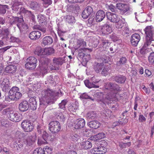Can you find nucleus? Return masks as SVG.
<instances>
[{"instance_id":"f257e3e1","label":"nucleus","mask_w":154,"mask_h":154,"mask_svg":"<svg viewBox=\"0 0 154 154\" xmlns=\"http://www.w3.org/2000/svg\"><path fill=\"white\" fill-rule=\"evenodd\" d=\"M105 88L110 90V92H108L105 97V99L110 100L116 97V94L118 92L121 91V88L117 84L112 82L107 83L105 85Z\"/></svg>"},{"instance_id":"f03ea898","label":"nucleus","mask_w":154,"mask_h":154,"mask_svg":"<svg viewBox=\"0 0 154 154\" xmlns=\"http://www.w3.org/2000/svg\"><path fill=\"white\" fill-rule=\"evenodd\" d=\"M19 88L17 87H13L9 91L8 96H6L5 100L9 102L11 101H17L21 98L22 96L21 93L19 91Z\"/></svg>"},{"instance_id":"7ed1b4c3","label":"nucleus","mask_w":154,"mask_h":154,"mask_svg":"<svg viewBox=\"0 0 154 154\" xmlns=\"http://www.w3.org/2000/svg\"><path fill=\"white\" fill-rule=\"evenodd\" d=\"M58 94V92H54L49 89L44 90L42 92V99L44 102L49 103L56 99Z\"/></svg>"},{"instance_id":"20e7f679","label":"nucleus","mask_w":154,"mask_h":154,"mask_svg":"<svg viewBox=\"0 0 154 154\" xmlns=\"http://www.w3.org/2000/svg\"><path fill=\"white\" fill-rule=\"evenodd\" d=\"M144 31L146 37L144 42V46L146 47L150 45L152 41H154V30L152 26H147Z\"/></svg>"},{"instance_id":"39448f33","label":"nucleus","mask_w":154,"mask_h":154,"mask_svg":"<svg viewBox=\"0 0 154 154\" xmlns=\"http://www.w3.org/2000/svg\"><path fill=\"white\" fill-rule=\"evenodd\" d=\"M108 8L112 12L115 13H117L118 11V9L123 11V13H125L129 9V7L128 5L121 3L117 4L116 7L112 5H111L109 6Z\"/></svg>"},{"instance_id":"423d86ee","label":"nucleus","mask_w":154,"mask_h":154,"mask_svg":"<svg viewBox=\"0 0 154 154\" xmlns=\"http://www.w3.org/2000/svg\"><path fill=\"white\" fill-rule=\"evenodd\" d=\"M48 127L49 130L53 133H57L61 129L60 123L56 121L50 122L48 125Z\"/></svg>"},{"instance_id":"0eeeda50","label":"nucleus","mask_w":154,"mask_h":154,"mask_svg":"<svg viewBox=\"0 0 154 154\" xmlns=\"http://www.w3.org/2000/svg\"><path fill=\"white\" fill-rule=\"evenodd\" d=\"M42 137L44 140L41 139H38V145H41L42 144L47 143L48 141H52L53 139L51 136L49 135L45 131H43V132Z\"/></svg>"},{"instance_id":"6e6552de","label":"nucleus","mask_w":154,"mask_h":154,"mask_svg":"<svg viewBox=\"0 0 154 154\" xmlns=\"http://www.w3.org/2000/svg\"><path fill=\"white\" fill-rule=\"evenodd\" d=\"M31 93L32 94V95L30 94L28 95L29 97H30L29 100L30 108L32 110H35L36 109L37 106L36 97H35V96L32 95L34 94L35 93L32 91Z\"/></svg>"},{"instance_id":"1a4fd4ad","label":"nucleus","mask_w":154,"mask_h":154,"mask_svg":"<svg viewBox=\"0 0 154 154\" xmlns=\"http://www.w3.org/2000/svg\"><path fill=\"white\" fill-rule=\"evenodd\" d=\"M107 144V143L105 140H102L100 142V146L94 148L95 152H98V154H103L106 152V149L105 147Z\"/></svg>"},{"instance_id":"9d476101","label":"nucleus","mask_w":154,"mask_h":154,"mask_svg":"<svg viewBox=\"0 0 154 154\" xmlns=\"http://www.w3.org/2000/svg\"><path fill=\"white\" fill-rule=\"evenodd\" d=\"M22 128L26 132L31 131L33 129L32 124L29 121H23L21 123Z\"/></svg>"},{"instance_id":"9b49d317","label":"nucleus","mask_w":154,"mask_h":154,"mask_svg":"<svg viewBox=\"0 0 154 154\" xmlns=\"http://www.w3.org/2000/svg\"><path fill=\"white\" fill-rule=\"evenodd\" d=\"M9 30L8 29H2L0 31V38L2 40L8 41L11 35Z\"/></svg>"},{"instance_id":"f8f14e48","label":"nucleus","mask_w":154,"mask_h":154,"mask_svg":"<svg viewBox=\"0 0 154 154\" xmlns=\"http://www.w3.org/2000/svg\"><path fill=\"white\" fill-rule=\"evenodd\" d=\"M8 118L12 121L14 122H18L22 119V115L16 112H11Z\"/></svg>"},{"instance_id":"ddd939ff","label":"nucleus","mask_w":154,"mask_h":154,"mask_svg":"<svg viewBox=\"0 0 154 154\" xmlns=\"http://www.w3.org/2000/svg\"><path fill=\"white\" fill-rule=\"evenodd\" d=\"M94 14L92 8L89 6L86 7L83 11L82 17L84 19H86L90 16H91Z\"/></svg>"},{"instance_id":"4468645a","label":"nucleus","mask_w":154,"mask_h":154,"mask_svg":"<svg viewBox=\"0 0 154 154\" xmlns=\"http://www.w3.org/2000/svg\"><path fill=\"white\" fill-rule=\"evenodd\" d=\"M59 68V66L54 65L50 63H48L47 65H45V66L43 69V72L45 73L50 71V70H58Z\"/></svg>"},{"instance_id":"2eb2a0df","label":"nucleus","mask_w":154,"mask_h":154,"mask_svg":"<svg viewBox=\"0 0 154 154\" xmlns=\"http://www.w3.org/2000/svg\"><path fill=\"white\" fill-rule=\"evenodd\" d=\"M29 7L33 10L41 12L43 10L41 9V5L35 1H31L29 3Z\"/></svg>"},{"instance_id":"dca6fc26","label":"nucleus","mask_w":154,"mask_h":154,"mask_svg":"<svg viewBox=\"0 0 154 154\" xmlns=\"http://www.w3.org/2000/svg\"><path fill=\"white\" fill-rule=\"evenodd\" d=\"M140 37L137 33L133 34L131 37V45L134 46H136L140 40Z\"/></svg>"},{"instance_id":"f3484780","label":"nucleus","mask_w":154,"mask_h":154,"mask_svg":"<svg viewBox=\"0 0 154 154\" xmlns=\"http://www.w3.org/2000/svg\"><path fill=\"white\" fill-rule=\"evenodd\" d=\"M1 86L2 90L3 91H6L10 87L9 79L7 78H4L1 83Z\"/></svg>"},{"instance_id":"a211bd4d","label":"nucleus","mask_w":154,"mask_h":154,"mask_svg":"<svg viewBox=\"0 0 154 154\" xmlns=\"http://www.w3.org/2000/svg\"><path fill=\"white\" fill-rule=\"evenodd\" d=\"M41 35V32L38 31H34L31 32L29 35V38L32 40H36L39 39Z\"/></svg>"},{"instance_id":"6ab92c4d","label":"nucleus","mask_w":154,"mask_h":154,"mask_svg":"<svg viewBox=\"0 0 154 154\" xmlns=\"http://www.w3.org/2000/svg\"><path fill=\"white\" fill-rule=\"evenodd\" d=\"M21 20L17 24V27L20 29L21 32H24L28 29V26L22 17Z\"/></svg>"},{"instance_id":"aec40b11","label":"nucleus","mask_w":154,"mask_h":154,"mask_svg":"<svg viewBox=\"0 0 154 154\" xmlns=\"http://www.w3.org/2000/svg\"><path fill=\"white\" fill-rule=\"evenodd\" d=\"M96 21L97 22H100L102 21L105 18L106 14L105 12L102 10H99L96 14Z\"/></svg>"},{"instance_id":"412c9836","label":"nucleus","mask_w":154,"mask_h":154,"mask_svg":"<svg viewBox=\"0 0 154 154\" xmlns=\"http://www.w3.org/2000/svg\"><path fill=\"white\" fill-rule=\"evenodd\" d=\"M66 58H67V57L66 56L62 57H54L53 60V64L56 65L57 66L62 65L63 63L66 62Z\"/></svg>"},{"instance_id":"4be33fe9","label":"nucleus","mask_w":154,"mask_h":154,"mask_svg":"<svg viewBox=\"0 0 154 154\" xmlns=\"http://www.w3.org/2000/svg\"><path fill=\"white\" fill-rule=\"evenodd\" d=\"M9 19V22L11 25H13L16 24L17 26L19 23L20 22L21 20L22 17H14L12 16L8 15L7 16Z\"/></svg>"},{"instance_id":"5701e85b","label":"nucleus","mask_w":154,"mask_h":154,"mask_svg":"<svg viewBox=\"0 0 154 154\" xmlns=\"http://www.w3.org/2000/svg\"><path fill=\"white\" fill-rule=\"evenodd\" d=\"M53 42V40L51 37L46 36L43 38L41 45L43 47H45L47 45H51Z\"/></svg>"},{"instance_id":"b1692460","label":"nucleus","mask_w":154,"mask_h":154,"mask_svg":"<svg viewBox=\"0 0 154 154\" xmlns=\"http://www.w3.org/2000/svg\"><path fill=\"white\" fill-rule=\"evenodd\" d=\"M85 125V122L83 119H79L75 122V128L76 129H80L83 128Z\"/></svg>"},{"instance_id":"393cba45","label":"nucleus","mask_w":154,"mask_h":154,"mask_svg":"<svg viewBox=\"0 0 154 154\" xmlns=\"http://www.w3.org/2000/svg\"><path fill=\"white\" fill-rule=\"evenodd\" d=\"M106 17L107 19L112 22H117L118 21V16L115 14L108 12L106 13Z\"/></svg>"},{"instance_id":"a878e982","label":"nucleus","mask_w":154,"mask_h":154,"mask_svg":"<svg viewBox=\"0 0 154 154\" xmlns=\"http://www.w3.org/2000/svg\"><path fill=\"white\" fill-rule=\"evenodd\" d=\"M29 107L28 102L26 100L22 101L19 105V109L20 111L24 112L27 110Z\"/></svg>"},{"instance_id":"bb28decb","label":"nucleus","mask_w":154,"mask_h":154,"mask_svg":"<svg viewBox=\"0 0 154 154\" xmlns=\"http://www.w3.org/2000/svg\"><path fill=\"white\" fill-rule=\"evenodd\" d=\"M89 49L83 48H79L78 50V54L77 58L79 60H82L84 57L87 51H89Z\"/></svg>"},{"instance_id":"cd10ccee","label":"nucleus","mask_w":154,"mask_h":154,"mask_svg":"<svg viewBox=\"0 0 154 154\" xmlns=\"http://www.w3.org/2000/svg\"><path fill=\"white\" fill-rule=\"evenodd\" d=\"M114 80L119 84H123L126 80V77L122 75H118L115 77Z\"/></svg>"},{"instance_id":"c85d7f7f","label":"nucleus","mask_w":154,"mask_h":154,"mask_svg":"<svg viewBox=\"0 0 154 154\" xmlns=\"http://www.w3.org/2000/svg\"><path fill=\"white\" fill-rule=\"evenodd\" d=\"M88 125L91 128L96 129L100 127V123L98 121H92L88 123Z\"/></svg>"},{"instance_id":"c756f323","label":"nucleus","mask_w":154,"mask_h":154,"mask_svg":"<svg viewBox=\"0 0 154 154\" xmlns=\"http://www.w3.org/2000/svg\"><path fill=\"white\" fill-rule=\"evenodd\" d=\"M81 147L85 149H89L92 146V143L88 141L82 142L80 143Z\"/></svg>"},{"instance_id":"7c9ffc66","label":"nucleus","mask_w":154,"mask_h":154,"mask_svg":"<svg viewBox=\"0 0 154 154\" xmlns=\"http://www.w3.org/2000/svg\"><path fill=\"white\" fill-rule=\"evenodd\" d=\"M104 64L103 63H95L94 66V69L97 73H99L101 71Z\"/></svg>"},{"instance_id":"2f4dec72","label":"nucleus","mask_w":154,"mask_h":154,"mask_svg":"<svg viewBox=\"0 0 154 154\" xmlns=\"http://www.w3.org/2000/svg\"><path fill=\"white\" fill-rule=\"evenodd\" d=\"M65 19L66 22L70 24H73L75 22V17L71 15H67L65 16Z\"/></svg>"},{"instance_id":"473e14b6","label":"nucleus","mask_w":154,"mask_h":154,"mask_svg":"<svg viewBox=\"0 0 154 154\" xmlns=\"http://www.w3.org/2000/svg\"><path fill=\"white\" fill-rule=\"evenodd\" d=\"M13 148L14 149L17 151L18 152H20L23 148V144L22 143H18L16 142H15L13 144Z\"/></svg>"},{"instance_id":"72a5a7b5","label":"nucleus","mask_w":154,"mask_h":154,"mask_svg":"<svg viewBox=\"0 0 154 154\" xmlns=\"http://www.w3.org/2000/svg\"><path fill=\"white\" fill-rule=\"evenodd\" d=\"M17 69L16 67L14 65H9L5 68V70L7 72L13 73L15 72Z\"/></svg>"},{"instance_id":"f704fd0d","label":"nucleus","mask_w":154,"mask_h":154,"mask_svg":"<svg viewBox=\"0 0 154 154\" xmlns=\"http://www.w3.org/2000/svg\"><path fill=\"white\" fill-rule=\"evenodd\" d=\"M84 82L85 86L88 88H98L99 87L98 85H95L93 82H90L88 80H85Z\"/></svg>"},{"instance_id":"c9c22d12","label":"nucleus","mask_w":154,"mask_h":154,"mask_svg":"<svg viewBox=\"0 0 154 154\" xmlns=\"http://www.w3.org/2000/svg\"><path fill=\"white\" fill-rule=\"evenodd\" d=\"M95 100L98 101H102L103 99V94L102 92H97L94 94L93 97Z\"/></svg>"},{"instance_id":"e433bc0d","label":"nucleus","mask_w":154,"mask_h":154,"mask_svg":"<svg viewBox=\"0 0 154 154\" xmlns=\"http://www.w3.org/2000/svg\"><path fill=\"white\" fill-rule=\"evenodd\" d=\"M115 26L117 28L121 29L125 25V21L124 20H118L117 22H115Z\"/></svg>"},{"instance_id":"4c0bfd02","label":"nucleus","mask_w":154,"mask_h":154,"mask_svg":"<svg viewBox=\"0 0 154 154\" xmlns=\"http://www.w3.org/2000/svg\"><path fill=\"white\" fill-rule=\"evenodd\" d=\"M54 50L52 48H48L44 49V55H50L54 53Z\"/></svg>"},{"instance_id":"58836bf2","label":"nucleus","mask_w":154,"mask_h":154,"mask_svg":"<svg viewBox=\"0 0 154 154\" xmlns=\"http://www.w3.org/2000/svg\"><path fill=\"white\" fill-rule=\"evenodd\" d=\"M34 54L38 56L44 55V48H42L40 47H37L34 51Z\"/></svg>"},{"instance_id":"ea45409f","label":"nucleus","mask_w":154,"mask_h":154,"mask_svg":"<svg viewBox=\"0 0 154 154\" xmlns=\"http://www.w3.org/2000/svg\"><path fill=\"white\" fill-rule=\"evenodd\" d=\"M80 98L81 99H88L92 101L94 100V99L93 97L90 96L86 93L82 94L80 96Z\"/></svg>"},{"instance_id":"a19ab883","label":"nucleus","mask_w":154,"mask_h":154,"mask_svg":"<svg viewBox=\"0 0 154 154\" xmlns=\"http://www.w3.org/2000/svg\"><path fill=\"white\" fill-rule=\"evenodd\" d=\"M111 72L110 68L109 67L105 66L101 71V74L104 76H106L108 75Z\"/></svg>"},{"instance_id":"79ce46f5","label":"nucleus","mask_w":154,"mask_h":154,"mask_svg":"<svg viewBox=\"0 0 154 154\" xmlns=\"http://www.w3.org/2000/svg\"><path fill=\"white\" fill-rule=\"evenodd\" d=\"M25 66L26 69L29 70H32L36 68L37 65L27 61Z\"/></svg>"},{"instance_id":"37998d69","label":"nucleus","mask_w":154,"mask_h":154,"mask_svg":"<svg viewBox=\"0 0 154 154\" xmlns=\"http://www.w3.org/2000/svg\"><path fill=\"white\" fill-rule=\"evenodd\" d=\"M97 113L95 112L91 111L87 114V117L88 119H93L97 117Z\"/></svg>"},{"instance_id":"c03bdc74","label":"nucleus","mask_w":154,"mask_h":154,"mask_svg":"<svg viewBox=\"0 0 154 154\" xmlns=\"http://www.w3.org/2000/svg\"><path fill=\"white\" fill-rule=\"evenodd\" d=\"M77 103L75 102L74 104L70 105L68 107L69 110L71 112L75 111V110L78 108V106L77 104Z\"/></svg>"},{"instance_id":"a18cd8bd","label":"nucleus","mask_w":154,"mask_h":154,"mask_svg":"<svg viewBox=\"0 0 154 154\" xmlns=\"http://www.w3.org/2000/svg\"><path fill=\"white\" fill-rule=\"evenodd\" d=\"M8 8V6L7 5H0V14H4L6 12V9Z\"/></svg>"},{"instance_id":"49530a36","label":"nucleus","mask_w":154,"mask_h":154,"mask_svg":"<svg viewBox=\"0 0 154 154\" xmlns=\"http://www.w3.org/2000/svg\"><path fill=\"white\" fill-rule=\"evenodd\" d=\"M109 56L105 55H102L100 57V58L99 59L100 62L102 63H106L109 60Z\"/></svg>"},{"instance_id":"de8ad7c7","label":"nucleus","mask_w":154,"mask_h":154,"mask_svg":"<svg viewBox=\"0 0 154 154\" xmlns=\"http://www.w3.org/2000/svg\"><path fill=\"white\" fill-rule=\"evenodd\" d=\"M55 77H53V76L50 75L48 77L47 80L45 82V84L48 83L52 84H55Z\"/></svg>"},{"instance_id":"09e8293b","label":"nucleus","mask_w":154,"mask_h":154,"mask_svg":"<svg viewBox=\"0 0 154 154\" xmlns=\"http://www.w3.org/2000/svg\"><path fill=\"white\" fill-rule=\"evenodd\" d=\"M109 44V42H108L107 40L102 39V47L101 48L100 50H102V51H104L106 50L108 46V44Z\"/></svg>"},{"instance_id":"8fccbe9b","label":"nucleus","mask_w":154,"mask_h":154,"mask_svg":"<svg viewBox=\"0 0 154 154\" xmlns=\"http://www.w3.org/2000/svg\"><path fill=\"white\" fill-rule=\"evenodd\" d=\"M148 46H144V44L143 45L142 48L140 49V52L141 54L144 55L147 54L149 53V49L146 48Z\"/></svg>"},{"instance_id":"3c124183","label":"nucleus","mask_w":154,"mask_h":154,"mask_svg":"<svg viewBox=\"0 0 154 154\" xmlns=\"http://www.w3.org/2000/svg\"><path fill=\"white\" fill-rule=\"evenodd\" d=\"M127 61V59L125 57H123L120 59L116 63V65L120 66L125 64Z\"/></svg>"},{"instance_id":"603ef678","label":"nucleus","mask_w":154,"mask_h":154,"mask_svg":"<svg viewBox=\"0 0 154 154\" xmlns=\"http://www.w3.org/2000/svg\"><path fill=\"white\" fill-rule=\"evenodd\" d=\"M148 58L149 63L151 65H154V52L150 53Z\"/></svg>"},{"instance_id":"864d4df0","label":"nucleus","mask_w":154,"mask_h":154,"mask_svg":"<svg viewBox=\"0 0 154 154\" xmlns=\"http://www.w3.org/2000/svg\"><path fill=\"white\" fill-rule=\"evenodd\" d=\"M34 140V139L33 138V136H29L26 139V142L28 145L30 146L33 143Z\"/></svg>"},{"instance_id":"5fc2aeb1","label":"nucleus","mask_w":154,"mask_h":154,"mask_svg":"<svg viewBox=\"0 0 154 154\" xmlns=\"http://www.w3.org/2000/svg\"><path fill=\"white\" fill-rule=\"evenodd\" d=\"M13 112L10 110L9 108L4 109L2 112V114L3 115H5L7 116L8 117L10 116L11 112Z\"/></svg>"},{"instance_id":"6e6d98bb","label":"nucleus","mask_w":154,"mask_h":154,"mask_svg":"<svg viewBox=\"0 0 154 154\" xmlns=\"http://www.w3.org/2000/svg\"><path fill=\"white\" fill-rule=\"evenodd\" d=\"M26 61L34 64H36L37 62V59L34 57H29L27 59Z\"/></svg>"},{"instance_id":"4d7b16f0","label":"nucleus","mask_w":154,"mask_h":154,"mask_svg":"<svg viewBox=\"0 0 154 154\" xmlns=\"http://www.w3.org/2000/svg\"><path fill=\"white\" fill-rule=\"evenodd\" d=\"M44 149V154H51L52 152V149L48 146H46L43 149Z\"/></svg>"},{"instance_id":"13d9d810","label":"nucleus","mask_w":154,"mask_h":154,"mask_svg":"<svg viewBox=\"0 0 154 154\" xmlns=\"http://www.w3.org/2000/svg\"><path fill=\"white\" fill-rule=\"evenodd\" d=\"M131 145L130 142L127 143H124L123 142H120L119 143V146L122 149L126 148L127 147H129Z\"/></svg>"},{"instance_id":"bf43d9fd","label":"nucleus","mask_w":154,"mask_h":154,"mask_svg":"<svg viewBox=\"0 0 154 154\" xmlns=\"http://www.w3.org/2000/svg\"><path fill=\"white\" fill-rule=\"evenodd\" d=\"M44 149L42 148H38L34 150L33 154H44Z\"/></svg>"},{"instance_id":"052dcab7","label":"nucleus","mask_w":154,"mask_h":154,"mask_svg":"<svg viewBox=\"0 0 154 154\" xmlns=\"http://www.w3.org/2000/svg\"><path fill=\"white\" fill-rule=\"evenodd\" d=\"M67 102V101L66 100H62L61 103L59 104V108L64 110L65 108V105L66 104Z\"/></svg>"},{"instance_id":"680f3d73","label":"nucleus","mask_w":154,"mask_h":154,"mask_svg":"<svg viewBox=\"0 0 154 154\" xmlns=\"http://www.w3.org/2000/svg\"><path fill=\"white\" fill-rule=\"evenodd\" d=\"M71 139L74 141H77L80 138V136L77 134H73L71 136Z\"/></svg>"},{"instance_id":"e2e57ef3","label":"nucleus","mask_w":154,"mask_h":154,"mask_svg":"<svg viewBox=\"0 0 154 154\" xmlns=\"http://www.w3.org/2000/svg\"><path fill=\"white\" fill-rule=\"evenodd\" d=\"M102 29H105L107 33H109L111 32V28L107 24H105L102 27Z\"/></svg>"},{"instance_id":"0e129e2a","label":"nucleus","mask_w":154,"mask_h":154,"mask_svg":"<svg viewBox=\"0 0 154 154\" xmlns=\"http://www.w3.org/2000/svg\"><path fill=\"white\" fill-rule=\"evenodd\" d=\"M94 19L90 17L88 20L87 25L89 27H91L94 24Z\"/></svg>"},{"instance_id":"69168bd1","label":"nucleus","mask_w":154,"mask_h":154,"mask_svg":"<svg viewBox=\"0 0 154 154\" xmlns=\"http://www.w3.org/2000/svg\"><path fill=\"white\" fill-rule=\"evenodd\" d=\"M38 18L39 19L40 23H42L46 21V18L44 15L40 14L38 15Z\"/></svg>"},{"instance_id":"338daca9","label":"nucleus","mask_w":154,"mask_h":154,"mask_svg":"<svg viewBox=\"0 0 154 154\" xmlns=\"http://www.w3.org/2000/svg\"><path fill=\"white\" fill-rule=\"evenodd\" d=\"M90 54H86V53L82 60L83 62H87L90 59Z\"/></svg>"},{"instance_id":"774afa93","label":"nucleus","mask_w":154,"mask_h":154,"mask_svg":"<svg viewBox=\"0 0 154 154\" xmlns=\"http://www.w3.org/2000/svg\"><path fill=\"white\" fill-rule=\"evenodd\" d=\"M10 42H19V39L18 38H16L13 36H12L11 35L9 38V40Z\"/></svg>"}]
</instances>
